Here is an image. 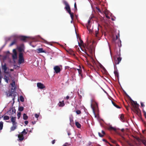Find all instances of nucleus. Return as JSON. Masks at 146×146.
Segmentation results:
<instances>
[{
  "label": "nucleus",
  "mask_w": 146,
  "mask_h": 146,
  "mask_svg": "<svg viewBox=\"0 0 146 146\" xmlns=\"http://www.w3.org/2000/svg\"><path fill=\"white\" fill-rule=\"evenodd\" d=\"M1 112L0 113V119L3 117V115H1Z\"/></svg>",
  "instance_id": "55"
},
{
  "label": "nucleus",
  "mask_w": 146,
  "mask_h": 146,
  "mask_svg": "<svg viewBox=\"0 0 146 146\" xmlns=\"http://www.w3.org/2000/svg\"><path fill=\"white\" fill-rule=\"evenodd\" d=\"M2 77V76H0V84L1 83V78Z\"/></svg>",
  "instance_id": "58"
},
{
  "label": "nucleus",
  "mask_w": 146,
  "mask_h": 146,
  "mask_svg": "<svg viewBox=\"0 0 146 146\" xmlns=\"http://www.w3.org/2000/svg\"><path fill=\"white\" fill-rule=\"evenodd\" d=\"M58 105L59 107H63L65 105L64 101L59 102Z\"/></svg>",
  "instance_id": "18"
},
{
  "label": "nucleus",
  "mask_w": 146,
  "mask_h": 146,
  "mask_svg": "<svg viewBox=\"0 0 146 146\" xmlns=\"http://www.w3.org/2000/svg\"><path fill=\"white\" fill-rule=\"evenodd\" d=\"M114 68H115V71H114V73L115 74V75L116 77V78H117V81L119 82V75H118L117 70L116 69H117L116 66H114Z\"/></svg>",
  "instance_id": "9"
},
{
  "label": "nucleus",
  "mask_w": 146,
  "mask_h": 146,
  "mask_svg": "<svg viewBox=\"0 0 146 146\" xmlns=\"http://www.w3.org/2000/svg\"><path fill=\"white\" fill-rule=\"evenodd\" d=\"M37 52L38 53H42V52H46V51L45 50H43L42 48H40L37 49Z\"/></svg>",
  "instance_id": "16"
},
{
  "label": "nucleus",
  "mask_w": 146,
  "mask_h": 146,
  "mask_svg": "<svg viewBox=\"0 0 146 146\" xmlns=\"http://www.w3.org/2000/svg\"><path fill=\"white\" fill-rule=\"evenodd\" d=\"M2 69L4 70V72L5 73H6L7 67L6 66V65L5 63L4 65L2 64Z\"/></svg>",
  "instance_id": "14"
},
{
  "label": "nucleus",
  "mask_w": 146,
  "mask_h": 146,
  "mask_svg": "<svg viewBox=\"0 0 146 146\" xmlns=\"http://www.w3.org/2000/svg\"><path fill=\"white\" fill-rule=\"evenodd\" d=\"M24 109V108L23 107L21 106L19 108V110L20 111H22Z\"/></svg>",
  "instance_id": "41"
},
{
  "label": "nucleus",
  "mask_w": 146,
  "mask_h": 146,
  "mask_svg": "<svg viewBox=\"0 0 146 146\" xmlns=\"http://www.w3.org/2000/svg\"><path fill=\"white\" fill-rule=\"evenodd\" d=\"M24 62V59L23 57V54L21 52L19 53V63L21 64Z\"/></svg>",
  "instance_id": "3"
},
{
  "label": "nucleus",
  "mask_w": 146,
  "mask_h": 146,
  "mask_svg": "<svg viewBox=\"0 0 146 146\" xmlns=\"http://www.w3.org/2000/svg\"><path fill=\"white\" fill-rule=\"evenodd\" d=\"M80 43L78 42V44L79 46L80 47H81V46H84V42L82 40L80 39Z\"/></svg>",
  "instance_id": "21"
},
{
  "label": "nucleus",
  "mask_w": 146,
  "mask_h": 146,
  "mask_svg": "<svg viewBox=\"0 0 146 146\" xmlns=\"http://www.w3.org/2000/svg\"><path fill=\"white\" fill-rule=\"evenodd\" d=\"M86 49H87L90 53H92V48L91 46H86Z\"/></svg>",
  "instance_id": "12"
},
{
  "label": "nucleus",
  "mask_w": 146,
  "mask_h": 146,
  "mask_svg": "<svg viewBox=\"0 0 146 146\" xmlns=\"http://www.w3.org/2000/svg\"><path fill=\"white\" fill-rule=\"evenodd\" d=\"M63 3L66 6L65 8L68 13H70L71 12V10L68 3L66 1H64Z\"/></svg>",
  "instance_id": "4"
},
{
  "label": "nucleus",
  "mask_w": 146,
  "mask_h": 146,
  "mask_svg": "<svg viewBox=\"0 0 146 146\" xmlns=\"http://www.w3.org/2000/svg\"><path fill=\"white\" fill-rule=\"evenodd\" d=\"M115 64H119V57H117L116 58V59H115Z\"/></svg>",
  "instance_id": "36"
},
{
  "label": "nucleus",
  "mask_w": 146,
  "mask_h": 146,
  "mask_svg": "<svg viewBox=\"0 0 146 146\" xmlns=\"http://www.w3.org/2000/svg\"><path fill=\"white\" fill-rule=\"evenodd\" d=\"M35 117L36 118H37L39 116V115L38 114L36 113L35 115Z\"/></svg>",
  "instance_id": "47"
},
{
  "label": "nucleus",
  "mask_w": 146,
  "mask_h": 146,
  "mask_svg": "<svg viewBox=\"0 0 146 146\" xmlns=\"http://www.w3.org/2000/svg\"><path fill=\"white\" fill-rule=\"evenodd\" d=\"M75 125L78 128H80L81 127V125L78 122H76Z\"/></svg>",
  "instance_id": "27"
},
{
  "label": "nucleus",
  "mask_w": 146,
  "mask_h": 146,
  "mask_svg": "<svg viewBox=\"0 0 146 146\" xmlns=\"http://www.w3.org/2000/svg\"><path fill=\"white\" fill-rule=\"evenodd\" d=\"M70 124L73 123V120L72 118H70Z\"/></svg>",
  "instance_id": "43"
},
{
  "label": "nucleus",
  "mask_w": 146,
  "mask_h": 146,
  "mask_svg": "<svg viewBox=\"0 0 146 146\" xmlns=\"http://www.w3.org/2000/svg\"><path fill=\"white\" fill-rule=\"evenodd\" d=\"M19 50L20 52H21L22 50V49L21 48H19Z\"/></svg>",
  "instance_id": "57"
},
{
  "label": "nucleus",
  "mask_w": 146,
  "mask_h": 146,
  "mask_svg": "<svg viewBox=\"0 0 146 146\" xmlns=\"http://www.w3.org/2000/svg\"><path fill=\"white\" fill-rule=\"evenodd\" d=\"M108 129L110 130L114 131L115 133L117 132V129L115 127H113L111 126H110L108 127Z\"/></svg>",
  "instance_id": "15"
},
{
  "label": "nucleus",
  "mask_w": 146,
  "mask_h": 146,
  "mask_svg": "<svg viewBox=\"0 0 146 146\" xmlns=\"http://www.w3.org/2000/svg\"><path fill=\"white\" fill-rule=\"evenodd\" d=\"M19 99L20 100L21 102H23L24 101V98L22 96H21L19 97Z\"/></svg>",
  "instance_id": "39"
},
{
  "label": "nucleus",
  "mask_w": 146,
  "mask_h": 146,
  "mask_svg": "<svg viewBox=\"0 0 146 146\" xmlns=\"http://www.w3.org/2000/svg\"><path fill=\"white\" fill-rule=\"evenodd\" d=\"M4 79L5 80V81L7 83H8V81L9 80V77L7 76L6 75L4 76Z\"/></svg>",
  "instance_id": "24"
},
{
  "label": "nucleus",
  "mask_w": 146,
  "mask_h": 146,
  "mask_svg": "<svg viewBox=\"0 0 146 146\" xmlns=\"http://www.w3.org/2000/svg\"><path fill=\"white\" fill-rule=\"evenodd\" d=\"M69 98V97L68 96H66V100H68Z\"/></svg>",
  "instance_id": "59"
},
{
  "label": "nucleus",
  "mask_w": 146,
  "mask_h": 146,
  "mask_svg": "<svg viewBox=\"0 0 146 146\" xmlns=\"http://www.w3.org/2000/svg\"><path fill=\"white\" fill-rule=\"evenodd\" d=\"M118 38V36L117 35H113L112 37V42L113 43L117 44L118 45H119L118 42L116 41L118 40L117 39Z\"/></svg>",
  "instance_id": "5"
},
{
  "label": "nucleus",
  "mask_w": 146,
  "mask_h": 146,
  "mask_svg": "<svg viewBox=\"0 0 146 146\" xmlns=\"http://www.w3.org/2000/svg\"><path fill=\"white\" fill-rule=\"evenodd\" d=\"M25 124L26 125H27L28 124V121H25Z\"/></svg>",
  "instance_id": "50"
},
{
  "label": "nucleus",
  "mask_w": 146,
  "mask_h": 146,
  "mask_svg": "<svg viewBox=\"0 0 146 146\" xmlns=\"http://www.w3.org/2000/svg\"><path fill=\"white\" fill-rule=\"evenodd\" d=\"M121 131L122 132L124 133L125 131V130L124 129H121Z\"/></svg>",
  "instance_id": "56"
},
{
  "label": "nucleus",
  "mask_w": 146,
  "mask_h": 146,
  "mask_svg": "<svg viewBox=\"0 0 146 146\" xmlns=\"http://www.w3.org/2000/svg\"><path fill=\"white\" fill-rule=\"evenodd\" d=\"M21 113L20 112H19L17 114V116L18 117V119H19L20 118V116L21 115Z\"/></svg>",
  "instance_id": "42"
},
{
  "label": "nucleus",
  "mask_w": 146,
  "mask_h": 146,
  "mask_svg": "<svg viewBox=\"0 0 146 146\" xmlns=\"http://www.w3.org/2000/svg\"><path fill=\"white\" fill-rule=\"evenodd\" d=\"M37 87L40 89H43L45 88V86L42 84L40 82H38L37 84Z\"/></svg>",
  "instance_id": "8"
},
{
  "label": "nucleus",
  "mask_w": 146,
  "mask_h": 146,
  "mask_svg": "<svg viewBox=\"0 0 146 146\" xmlns=\"http://www.w3.org/2000/svg\"><path fill=\"white\" fill-rule=\"evenodd\" d=\"M17 127V125H13L11 128V131H13Z\"/></svg>",
  "instance_id": "22"
},
{
  "label": "nucleus",
  "mask_w": 146,
  "mask_h": 146,
  "mask_svg": "<svg viewBox=\"0 0 146 146\" xmlns=\"http://www.w3.org/2000/svg\"><path fill=\"white\" fill-rule=\"evenodd\" d=\"M16 40L15 39H14L13 41L10 44V46H11L14 44H15L16 43Z\"/></svg>",
  "instance_id": "35"
},
{
  "label": "nucleus",
  "mask_w": 146,
  "mask_h": 146,
  "mask_svg": "<svg viewBox=\"0 0 146 146\" xmlns=\"http://www.w3.org/2000/svg\"><path fill=\"white\" fill-rule=\"evenodd\" d=\"M96 9H97V10H98V12H99V13H100L102 14L103 15V14H104V11H102L99 8H98V7H97L96 8Z\"/></svg>",
  "instance_id": "31"
},
{
  "label": "nucleus",
  "mask_w": 146,
  "mask_h": 146,
  "mask_svg": "<svg viewBox=\"0 0 146 146\" xmlns=\"http://www.w3.org/2000/svg\"><path fill=\"white\" fill-rule=\"evenodd\" d=\"M18 137L19 138V140L20 141H23L24 138L23 135L21 134L18 135Z\"/></svg>",
  "instance_id": "17"
},
{
  "label": "nucleus",
  "mask_w": 146,
  "mask_h": 146,
  "mask_svg": "<svg viewBox=\"0 0 146 146\" xmlns=\"http://www.w3.org/2000/svg\"><path fill=\"white\" fill-rule=\"evenodd\" d=\"M141 106L142 107H144V106H145V105L143 104V102H141Z\"/></svg>",
  "instance_id": "49"
},
{
  "label": "nucleus",
  "mask_w": 146,
  "mask_h": 146,
  "mask_svg": "<svg viewBox=\"0 0 146 146\" xmlns=\"http://www.w3.org/2000/svg\"><path fill=\"white\" fill-rule=\"evenodd\" d=\"M131 102L132 107L131 110L133 112L140 116L141 115V111L139 108V105L137 102L131 99Z\"/></svg>",
  "instance_id": "1"
},
{
  "label": "nucleus",
  "mask_w": 146,
  "mask_h": 146,
  "mask_svg": "<svg viewBox=\"0 0 146 146\" xmlns=\"http://www.w3.org/2000/svg\"><path fill=\"white\" fill-rule=\"evenodd\" d=\"M103 141L104 142H105L106 143H109L108 142V141L106 139H103Z\"/></svg>",
  "instance_id": "51"
},
{
  "label": "nucleus",
  "mask_w": 146,
  "mask_h": 146,
  "mask_svg": "<svg viewBox=\"0 0 146 146\" xmlns=\"http://www.w3.org/2000/svg\"><path fill=\"white\" fill-rule=\"evenodd\" d=\"M10 85H11V86L12 87V88H13V89H14V87H16L15 86V81L14 80L12 81V83H11L10 84Z\"/></svg>",
  "instance_id": "26"
},
{
  "label": "nucleus",
  "mask_w": 146,
  "mask_h": 146,
  "mask_svg": "<svg viewBox=\"0 0 146 146\" xmlns=\"http://www.w3.org/2000/svg\"><path fill=\"white\" fill-rule=\"evenodd\" d=\"M74 8H75V9H77V7H76V3H75L74 4Z\"/></svg>",
  "instance_id": "53"
},
{
  "label": "nucleus",
  "mask_w": 146,
  "mask_h": 146,
  "mask_svg": "<svg viewBox=\"0 0 146 146\" xmlns=\"http://www.w3.org/2000/svg\"><path fill=\"white\" fill-rule=\"evenodd\" d=\"M23 119L24 120H27L28 118V116L27 115L24 113L23 115Z\"/></svg>",
  "instance_id": "30"
},
{
  "label": "nucleus",
  "mask_w": 146,
  "mask_h": 146,
  "mask_svg": "<svg viewBox=\"0 0 146 146\" xmlns=\"http://www.w3.org/2000/svg\"><path fill=\"white\" fill-rule=\"evenodd\" d=\"M63 146H67V145H63Z\"/></svg>",
  "instance_id": "64"
},
{
  "label": "nucleus",
  "mask_w": 146,
  "mask_h": 146,
  "mask_svg": "<svg viewBox=\"0 0 146 146\" xmlns=\"http://www.w3.org/2000/svg\"><path fill=\"white\" fill-rule=\"evenodd\" d=\"M68 135H71V133H68Z\"/></svg>",
  "instance_id": "62"
},
{
  "label": "nucleus",
  "mask_w": 146,
  "mask_h": 146,
  "mask_svg": "<svg viewBox=\"0 0 146 146\" xmlns=\"http://www.w3.org/2000/svg\"><path fill=\"white\" fill-rule=\"evenodd\" d=\"M28 38V37L25 36H21L20 37L21 40L24 42H26L27 39Z\"/></svg>",
  "instance_id": "13"
},
{
  "label": "nucleus",
  "mask_w": 146,
  "mask_h": 146,
  "mask_svg": "<svg viewBox=\"0 0 146 146\" xmlns=\"http://www.w3.org/2000/svg\"><path fill=\"white\" fill-rule=\"evenodd\" d=\"M65 145H67L68 146H69L70 145V144H69L68 143H65Z\"/></svg>",
  "instance_id": "54"
},
{
  "label": "nucleus",
  "mask_w": 146,
  "mask_h": 146,
  "mask_svg": "<svg viewBox=\"0 0 146 146\" xmlns=\"http://www.w3.org/2000/svg\"><path fill=\"white\" fill-rule=\"evenodd\" d=\"M102 132L103 134V135L101 134L100 132H98V133L99 136L100 137H103L104 136V135H105V132L103 130L102 131Z\"/></svg>",
  "instance_id": "23"
},
{
  "label": "nucleus",
  "mask_w": 146,
  "mask_h": 146,
  "mask_svg": "<svg viewBox=\"0 0 146 146\" xmlns=\"http://www.w3.org/2000/svg\"><path fill=\"white\" fill-rule=\"evenodd\" d=\"M104 13L106 17L107 18H108V19H110V17L107 15V13H106V11H105Z\"/></svg>",
  "instance_id": "40"
},
{
  "label": "nucleus",
  "mask_w": 146,
  "mask_h": 146,
  "mask_svg": "<svg viewBox=\"0 0 146 146\" xmlns=\"http://www.w3.org/2000/svg\"><path fill=\"white\" fill-rule=\"evenodd\" d=\"M16 40L15 39H14L13 41L10 44V46H11L14 44H15L16 43Z\"/></svg>",
  "instance_id": "34"
},
{
  "label": "nucleus",
  "mask_w": 146,
  "mask_h": 146,
  "mask_svg": "<svg viewBox=\"0 0 146 146\" xmlns=\"http://www.w3.org/2000/svg\"><path fill=\"white\" fill-rule=\"evenodd\" d=\"M16 118L15 117H13V116H12L11 117V121L13 125L17 124V123L16 122Z\"/></svg>",
  "instance_id": "10"
},
{
  "label": "nucleus",
  "mask_w": 146,
  "mask_h": 146,
  "mask_svg": "<svg viewBox=\"0 0 146 146\" xmlns=\"http://www.w3.org/2000/svg\"><path fill=\"white\" fill-rule=\"evenodd\" d=\"M13 54H17V52H16V50H15V49H13Z\"/></svg>",
  "instance_id": "46"
},
{
  "label": "nucleus",
  "mask_w": 146,
  "mask_h": 146,
  "mask_svg": "<svg viewBox=\"0 0 146 146\" xmlns=\"http://www.w3.org/2000/svg\"><path fill=\"white\" fill-rule=\"evenodd\" d=\"M120 120L122 122H124L125 121V119L124 118V115L123 114H121L120 116Z\"/></svg>",
  "instance_id": "19"
},
{
  "label": "nucleus",
  "mask_w": 146,
  "mask_h": 146,
  "mask_svg": "<svg viewBox=\"0 0 146 146\" xmlns=\"http://www.w3.org/2000/svg\"><path fill=\"white\" fill-rule=\"evenodd\" d=\"M9 118V117L8 116L5 115L3 117V119L5 120H8Z\"/></svg>",
  "instance_id": "38"
},
{
  "label": "nucleus",
  "mask_w": 146,
  "mask_h": 146,
  "mask_svg": "<svg viewBox=\"0 0 146 146\" xmlns=\"http://www.w3.org/2000/svg\"><path fill=\"white\" fill-rule=\"evenodd\" d=\"M16 87H14V89L13 88H11V90H9L8 92H6L7 95V97L12 96L13 98V100H14L16 96V92L15 91L16 89Z\"/></svg>",
  "instance_id": "2"
},
{
  "label": "nucleus",
  "mask_w": 146,
  "mask_h": 146,
  "mask_svg": "<svg viewBox=\"0 0 146 146\" xmlns=\"http://www.w3.org/2000/svg\"><path fill=\"white\" fill-rule=\"evenodd\" d=\"M76 112L77 114H79L81 113V111L80 110H77Z\"/></svg>",
  "instance_id": "44"
},
{
  "label": "nucleus",
  "mask_w": 146,
  "mask_h": 146,
  "mask_svg": "<svg viewBox=\"0 0 146 146\" xmlns=\"http://www.w3.org/2000/svg\"><path fill=\"white\" fill-rule=\"evenodd\" d=\"M54 73L56 74L59 73L61 70L60 68L58 66H55L54 68Z\"/></svg>",
  "instance_id": "7"
},
{
  "label": "nucleus",
  "mask_w": 146,
  "mask_h": 146,
  "mask_svg": "<svg viewBox=\"0 0 146 146\" xmlns=\"http://www.w3.org/2000/svg\"><path fill=\"white\" fill-rule=\"evenodd\" d=\"M70 15V17H71V18L72 19V21L73 20V18H74V15L73 13H71V11L70 12V13H68Z\"/></svg>",
  "instance_id": "32"
},
{
  "label": "nucleus",
  "mask_w": 146,
  "mask_h": 146,
  "mask_svg": "<svg viewBox=\"0 0 146 146\" xmlns=\"http://www.w3.org/2000/svg\"><path fill=\"white\" fill-rule=\"evenodd\" d=\"M21 134H22L23 135H25L27 134V132L26 131V130L25 129L21 132Z\"/></svg>",
  "instance_id": "37"
},
{
  "label": "nucleus",
  "mask_w": 146,
  "mask_h": 146,
  "mask_svg": "<svg viewBox=\"0 0 146 146\" xmlns=\"http://www.w3.org/2000/svg\"><path fill=\"white\" fill-rule=\"evenodd\" d=\"M55 140H53L52 142V144H54L55 143Z\"/></svg>",
  "instance_id": "52"
},
{
  "label": "nucleus",
  "mask_w": 146,
  "mask_h": 146,
  "mask_svg": "<svg viewBox=\"0 0 146 146\" xmlns=\"http://www.w3.org/2000/svg\"><path fill=\"white\" fill-rule=\"evenodd\" d=\"M1 70H0V76H1Z\"/></svg>",
  "instance_id": "63"
},
{
  "label": "nucleus",
  "mask_w": 146,
  "mask_h": 146,
  "mask_svg": "<svg viewBox=\"0 0 146 146\" xmlns=\"http://www.w3.org/2000/svg\"><path fill=\"white\" fill-rule=\"evenodd\" d=\"M142 143L146 146V141L145 140H143L142 141Z\"/></svg>",
  "instance_id": "45"
},
{
  "label": "nucleus",
  "mask_w": 146,
  "mask_h": 146,
  "mask_svg": "<svg viewBox=\"0 0 146 146\" xmlns=\"http://www.w3.org/2000/svg\"><path fill=\"white\" fill-rule=\"evenodd\" d=\"M13 59L14 60H15L17 58V54H13L12 55Z\"/></svg>",
  "instance_id": "25"
},
{
  "label": "nucleus",
  "mask_w": 146,
  "mask_h": 146,
  "mask_svg": "<svg viewBox=\"0 0 146 146\" xmlns=\"http://www.w3.org/2000/svg\"><path fill=\"white\" fill-rule=\"evenodd\" d=\"M90 19L88 21V24L86 25V27H87V29L90 32L92 31L90 29Z\"/></svg>",
  "instance_id": "11"
},
{
  "label": "nucleus",
  "mask_w": 146,
  "mask_h": 146,
  "mask_svg": "<svg viewBox=\"0 0 146 146\" xmlns=\"http://www.w3.org/2000/svg\"><path fill=\"white\" fill-rule=\"evenodd\" d=\"M143 112L144 113V116H146V112L145 111L143 110Z\"/></svg>",
  "instance_id": "48"
},
{
  "label": "nucleus",
  "mask_w": 146,
  "mask_h": 146,
  "mask_svg": "<svg viewBox=\"0 0 146 146\" xmlns=\"http://www.w3.org/2000/svg\"><path fill=\"white\" fill-rule=\"evenodd\" d=\"M3 123L2 121L0 122V131L3 129Z\"/></svg>",
  "instance_id": "29"
},
{
  "label": "nucleus",
  "mask_w": 146,
  "mask_h": 146,
  "mask_svg": "<svg viewBox=\"0 0 146 146\" xmlns=\"http://www.w3.org/2000/svg\"><path fill=\"white\" fill-rule=\"evenodd\" d=\"M80 68L79 69H77V70L78 71L79 74L80 75L82 78V69H81V67H80Z\"/></svg>",
  "instance_id": "20"
},
{
  "label": "nucleus",
  "mask_w": 146,
  "mask_h": 146,
  "mask_svg": "<svg viewBox=\"0 0 146 146\" xmlns=\"http://www.w3.org/2000/svg\"><path fill=\"white\" fill-rule=\"evenodd\" d=\"M7 113L9 115H10L14 116L15 115L16 113V110L14 108H12L8 111Z\"/></svg>",
  "instance_id": "6"
},
{
  "label": "nucleus",
  "mask_w": 146,
  "mask_h": 146,
  "mask_svg": "<svg viewBox=\"0 0 146 146\" xmlns=\"http://www.w3.org/2000/svg\"><path fill=\"white\" fill-rule=\"evenodd\" d=\"M121 60V58L120 57H119V63L120 62V61Z\"/></svg>",
  "instance_id": "60"
},
{
  "label": "nucleus",
  "mask_w": 146,
  "mask_h": 146,
  "mask_svg": "<svg viewBox=\"0 0 146 146\" xmlns=\"http://www.w3.org/2000/svg\"><path fill=\"white\" fill-rule=\"evenodd\" d=\"M32 123H33V124H35V123L36 122L35 121H32Z\"/></svg>",
  "instance_id": "61"
},
{
  "label": "nucleus",
  "mask_w": 146,
  "mask_h": 146,
  "mask_svg": "<svg viewBox=\"0 0 146 146\" xmlns=\"http://www.w3.org/2000/svg\"><path fill=\"white\" fill-rule=\"evenodd\" d=\"M99 28H98L97 29V30H96L95 31V35L96 37H97L98 36V34H99Z\"/></svg>",
  "instance_id": "33"
},
{
  "label": "nucleus",
  "mask_w": 146,
  "mask_h": 146,
  "mask_svg": "<svg viewBox=\"0 0 146 146\" xmlns=\"http://www.w3.org/2000/svg\"><path fill=\"white\" fill-rule=\"evenodd\" d=\"M113 105L115 107L117 108H119V106L117 105L116 102H115L111 101Z\"/></svg>",
  "instance_id": "28"
}]
</instances>
